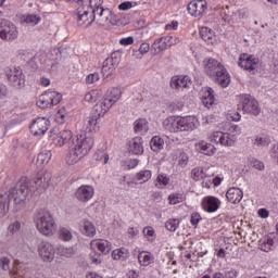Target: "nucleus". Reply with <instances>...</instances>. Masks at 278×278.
Returning <instances> with one entry per match:
<instances>
[{"label":"nucleus","mask_w":278,"mask_h":278,"mask_svg":"<svg viewBox=\"0 0 278 278\" xmlns=\"http://www.w3.org/2000/svg\"><path fill=\"white\" fill-rule=\"evenodd\" d=\"M30 192L29 181L26 177H22L14 188L0 194V218H3L10 212V197H12L16 205H21L27 201Z\"/></svg>","instance_id":"obj_1"},{"label":"nucleus","mask_w":278,"mask_h":278,"mask_svg":"<svg viewBox=\"0 0 278 278\" xmlns=\"http://www.w3.org/2000/svg\"><path fill=\"white\" fill-rule=\"evenodd\" d=\"M73 148L68 151L65 160L68 166H75L78 162L84 160L94 146V139L86 135L76 136L73 140Z\"/></svg>","instance_id":"obj_2"},{"label":"nucleus","mask_w":278,"mask_h":278,"mask_svg":"<svg viewBox=\"0 0 278 278\" xmlns=\"http://www.w3.org/2000/svg\"><path fill=\"white\" fill-rule=\"evenodd\" d=\"M203 66H204V73L211 79H214L215 84H218V86H222V88H227L229 86V81L231 79L229 78V73H227V70L218 60L216 59H205L203 61Z\"/></svg>","instance_id":"obj_3"},{"label":"nucleus","mask_w":278,"mask_h":278,"mask_svg":"<svg viewBox=\"0 0 278 278\" xmlns=\"http://www.w3.org/2000/svg\"><path fill=\"white\" fill-rule=\"evenodd\" d=\"M163 127L170 134H179V131H194L199 127V119L194 116L188 117H167L163 122Z\"/></svg>","instance_id":"obj_4"},{"label":"nucleus","mask_w":278,"mask_h":278,"mask_svg":"<svg viewBox=\"0 0 278 278\" xmlns=\"http://www.w3.org/2000/svg\"><path fill=\"white\" fill-rule=\"evenodd\" d=\"M34 223L37 231L42 236L51 237L58 231V224H55L53 215L46 208H40L35 213Z\"/></svg>","instance_id":"obj_5"},{"label":"nucleus","mask_w":278,"mask_h":278,"mask_svg":"<svg viewBox=\"0 0 278 278\" xmlns=\"http://www.w3.org/2000/svg\"><path fill=\"white\" fill-rule=\"evenodd\" d=\"M74 3H77L76 16L77 23L80 26L90 27L94 23V8L89 3H92V0H73Z\"/></svg>","instance_id":"obj_6"},{"label":"nucleus","mask_w":278,"mask_h":278,"mask_svg":"<svg viewBox=\"0 0 278 278\" xmlns=\"http://www.w3.org/2000/svg\"><path fill=\"white\" fill-rule=\"evenodd\" d=\"M93 22L100 27H110V25H118L116 15L112 13V10L104 8L101 3H96L93 7Z\"/></svg>","instance_id":"obj_7"},{"label":"nucleus","mask_w":278,"mask_h":278,"mask_svg":"<svg viewBox=\"0 0 278 278\" xmlns=\"http://www.w3.org/2000/svg\"><path fill=\"white\" fill-rule=\"evenodd\" d=\"M4 73L12 88H15L16 90L25 88V75L23 74V70H21V67H7Z\"/></svg>","instance_id":"obj_8"},{"label":"nucleus","mask_w":278,"mask_h":278,"mask_svg":"<svg viewBox=\"0 0 278 278\" xmlns=\"http://www.w3.org/2000/svg\"><path fill=\"white\" fill-rule=\"evenodd\" d=\"M238 64L251 75H255V73L260 72V66H262V62L260 59L255 58L254 55L242 53L239 58Z\"/></svg>","instance_id":"obj_9"},{"label":"nucleus","mask_w":278,"mask_h":278,"mask_svg":"<svg viewBox=\"0 0 278 278\" xmlns=\"http://www.w3.org/2000/svg\"><path fill=\"white\" fill-rule=\"evenodd\" d=\"M0 38L5 42H12L18 38V28L8 20H0Z\"/></svg>","instance_id":"obj_10"},{"label":"nucleus","mask_w":278,"mask_h":278,"mask_svg":"<svg viewBox=\"0 0 278 278\" xmlns=\"http://www.w3.org/2000/svg\"><path fill=\"white\" fill-rule=\"evenodd\" d=\"M240 103L242 108V112L244 114H250L251 116H260V102L251 94H243L240 97Z\"/></svg>","instance_id":"obj_11"},{"label":"nucleus","mask_w":278,"mask_h":278,"mask_svg":"<svg viewBox=\"0 0 278 278\" xmlns=\"http://www.w3.org/2000/svg\"><path fill=\"white\" fill-rule=\"evenodd\" d=\"M62 101V93L58 91H46L41 96H39V99L37 101L38 108H41L45 110V108H53V105H58Z\"/></svg>","instance_id":"obj_12"},{"label":"nucleus","mask_w":278,"mask_h":278,"mask_svg":"<svg viewBox=\"0 0 278 278\" xmlns=\"http://www.w3.org/2000/svg\"><path fill=\"white\" fill-rule=\"evenodd\" d=\"M51 184V174L46 172L42 174H39L36 178H34L30 182V192H37V194H40L49 188V185Z\"/></svg>","instance_id":"obj_13"},{"label":"nucleus","mask_w":278,"mask_h":278,"mask_svg":"<svg viewBox=\"0 0 278 278\" xmlns=\"http://www.w3.org/2000/svg\"><path fill=\"white\" fill-rule=\"evenodd\" d=\"M222 14L224 15L223 20L225 21V23L236 25V23H241L242 18H247V14H249V11H247V9L231 11L229 10V7L226 5L222 10Z\"/></svg>","instance_id":"obj_14"},{"label":"nucleus","mask_w":278,"mask_h":278,"mask_svg":"<svg viewBox=\"0 0 278 278\" xmlns=\"http://www.w3.org/2000/svg\"><path fill=\"white\" fill-rule=\"evenodd\" d=\"M118 64H121V51H115L111 53L102 65V74L104 77H110V75H114L116 68H118Z\"/></svg>","instance_id":"obj_15"},{"label":"nucleus","mask_w":278,"mask_h":278,"mask_svg":"<svg viewBox=\"0 0 278 278\" xmlns=\"http://www.w3.org/2000/svg\"><path fill=\"white\" fill-rule=\"evenodd\" d=\"M38 255L42 262H53L55 260V247L49 241H41L38 244Z\"/></svg>","instance_id":"obj_16"},{"label":"nucleus","mask_w":278,"mask_h":278,"mask_svg":"<svg viewBox=\"0 0 278 278\" xmlns=\"http://www.w3.org/2000/svg\"><path fill=\"white\" fill-rule=\"evenodd\" d=\"M50 140L53 142L55 147H64V144L71 142L73 140V131L71 130H62L59 134L55 130L50 131Z\"/></svg>","instance_id":"obj_17"},{"label":"nucleus","mask_w":278,"mask_h":278,"mask_svg":"<svg viewBox=\"0 0 278 278\" xmlns=\"http://www.w3.org/2000/svg\"><path fill=\"white\" fill-rule=\"evenodd\" d=\"M74 197L79 203H88L94 197V187L90 185H81L74 192Z\"/></svg>","instance_id":"obj_18"},{"label":"nucleus","mask_w":278,"mask_h":278,"mask_svg":"<svg viewBox=\"0 0 278 278\" xmlns=\"http://www.w3.org/2000/svg\"><path fill=\"white\" fill-rule=\"evenodd\" d=\"M50 122L47 117H38L30 125V131L33 136H45L49 130Z\"/></svg>","instance_id":"obj_19"},{"label":"nucleus","mask_w":278,"mask_h":278,"mask_svg":"<svg viewBox=\"0 0 278 278\" xmlns=\"http://www.w3.org/2000/svg\"><path fill=\"white\" fill-rule=\"evenodd\" d=\"M207 10V1L193 0L188 4V12L191 16H201Z\"/></svg>","instance_id":"obj_20"},{"label":"nucleus","mask_w":278,"mask_h":278,"mask_svg":"<svg viewBox=\"0 0 278 278\" xmlns=\"http://www.w3.org/2000/svg\"><path fill=\"white\" fill-rule=\"evenodd\" d=\"M192 80L188 76H173L170 79V88L173 90H184V88H190Z\"/></svg>","instance_id":"obj_21"},{"label":"nucleus","mask_w":278,"mask_h":278,"mask_svg":"<svg viewBox=\"0 0 278 278\" xmlns=\"http://www.w3.org/2000/svg\"><path fill=\"white\" fill-rule=\"evenodd\" d=\"M201 101L205 108L210 109L216 103V98L214 97V89L210 87H203L200 91Z\"/></svg>","instance_id":"obj_22"},{"label":"nucleus","mask_w":278,"mask_h":278,"mask_svg":"<svg viewBox=\"0 0 278 278\" xmlns=\"http://www.w3.org/2000/svg\"><path fill=\"white\" fill-rule=\"evenodd\" d=\"M90 247L93 251H97V249L102 253L103 255H108L110 251H112V243L104 239H93L90 242Z\"/></svg>","instance_id":"obj_23"},{"label":"nucleus","mask_w":278,"mask_h":278,"mask_svg":"<svg viewBox=\"0 0 278 278\" xmlns=\"http://www.w3.org/2000/svg\"><path fill=\"white\" fill-rule=\"evenodd\" d=\"M202 207L205 210V212L214 213L218 211V207H220V201L212 195L205 197L202 200Z\"/></svg>","instance_id":"obj_24"},{"label":"nucleus","mask_w":278,"mask_h":278,"mask_svg":"<svg viewBox=\"0 0 278 278\" xmlns=\"http://www.w3.org/2000/svg\"><path fill=\"white\" fill-rule=\"evenodd\" d=\"M243 197H244V192H242L241 189L238 187H231L226 192V198H227V201H229V203H233V204L240 203Z\"/></svg>","instance_id":"obj_25"},{"label":"nucleus","mask_w":278,"mask_h":278,"mask_svg":"<svg viewBox=\"0 0 278 278\" xmlns=\"http://www.w3.org/2000/svg\"><path fill=\"white\" fill-rule=\"evenodd\" d=\"M128 150L134 155H142L144 153V147L142 146V137H136L128 143Z\"/></svg>","instance_id":"obj_26"},{"label":"nucleus","mask_w":278,"mask_h":278,"mask_svg":"<svg viewBox=\"0 0 278 278\" xmlns=\"http://www.w3.org/2000/svg\"><path fill=\"white\" fill-rule=\"evenodd\" d=\"M110 108H112V106L105 100V98H103V100H101L93 106L92 113L100 116V118H103L105 116V114H108V112H110Z\"/></svg>","instance_id":"obj_27"},{"label":"nucleus","mask_w":278,"mask_h":278,"mask_svg":"<svg viewBox=\"0 0 278 278\" xmlns=\"http://www.w3.org/2000/svg\"><path fill=\"white\" fill-rule=\"evenodd\" d=\"M80 231L88 238H94V236H97V228L94 227V224L88 219L83 220Z\"/></svg>","instance_id":"obj_28"},{"label":"nucleus","mask_w":278,"mask_h":278,"mask_svg":"<svg viewBox=\"0 0 278 278\" xmlns=\"http://www.w3.org/2000/svg\"><path fill=\"white\" fill-rule=\"evenodd\" d=\"M122 91L118 88L110 89L105 96L104 99L108 101L109 105L112 108L114 103H117L122 97Z\"/></svg>","instance_id":"obj_29"},{"label":"nucleus","mask_w":278,"mask_h":278,"mask_svg":"<svg viewBox=\"0 0 278 278\" xmlns=\"http://www.w3.org/2000/svg\"><path fill=\"white\" fill-rule=\"evenodd\" d=\"M195 149L200 153H203V155H214V153L216 152V147H214V144L207 143L205 141L195 143Z\"/></svg>","instance_id":"obj_30"},{"label":"nucleus","mask_w":278,"mask_h":278,"mask_svg":"<svg viewBox=\"0 0 278 278\" xmlns=\"http://www.w3.org/2000/svg\"><path fill=\"white\" fill-rule=\"evenodd\" d=\"M134 131L135 134H139L140 136H144V134L149 131V121H147V118H139L135 121Z\"/></svg>","instance_id":"obj_31"},{"label":"nucleus","mask_w":278,"mask_h":278,"mask_svg":"<svg viewBox=\"0 0 278 278\" xmlns=\"http://www.w3.org/2000/svg\"><path fill=\"white\" fill-rule=\"evenodd\" d=\"M200 36L202 40H204V42H206L207 45H214L216 40V35L214 34V30L205 26L200 29Z\"/></svg>","instance_id":"obj_32"},{"label":"nucleus","mask_w":278,"mask_h":278,"mask_svg":"<svg viewBox=\"0 0 278 278\" xmlns=\"http://www.w3.org/2000/svg\"><path fill=\"white\" fill-rule=\"evenodd\" d=\"M111 257L117 262H127L129 260V250L126 248L116 249L112 252Z\"/></svg>","instance_id":"obj_33"},{"label":"nucleus","mask_w":278,"mask_h":278,"mask_svg":"<svg viewBox=\"0 0 278 278\" xmlns=\"http://www.w3.org/2000/svg\"><path fill=\"white\" fill-rule=\"evenodd\" d=\"M52 156L53 154L51 153V151L49 150L41 151L37 156V166H39V168H42V166H47L48 162L51 161Z\"/></svg>","instance_id":"obj_34"},{"label":"nucleus","mask_w":278,"mask_h":278,"mask_svg":"<svg viewBox=\"0 0 278 278\" xmlns=\"http://www.w3.org/2000/svg\"><path fill=\"white\" fill-rule=\"evenodd\" d=\"M155 258L153 257V254L147 251H142L138 254V262L140 266H151L153 264V261Z\"/></svg>","instance_id":"obj_35"},{"label":"nucleus","mask_w":278,"mask_h":278,"mask_svg":"<svg viewBox=\"0 0 278 278\" xmlns=\"http://www.w3.org/2000/svg\"><path fill=\"white\" fill-rule=\"evenodd\" d=\"M224 131L233 139V142H236V137L242 134V128L238 125L226 124L224 127Z\"/></svg>","instance_id":"obj_36"},{"label":"nucleus","mask_w":278,"mask_h":278,"mask_svg":"<svg viewBox=\"0 0 278 278\" xmlns=\"http://www.w3.org/2000/svg\"><path fill=\"white\" fill-rule=\"evenodd\" d=\"M56 252L61 257H73L77 251L73 247L59 245Z\"/></svg>","instance_id":"obj_37"},{"label":"nucleus","mask_w":278,"mask_h":278,"mask_svg":"<svg viewBox=\"0 0 278 278\" xmlns=\"http://www.w3.org/2000/svg\"><path fill=\"white\" fill-rule=\"evenodd\" d=\"M207 177H210V175H207L203 167H194L191 170V178L193 181H201V179H207Z\"/></svg>","instance_id":"obj_38"},{"label":"nucleus","mask_w":278,"mask_h":278,"mask_svg":"<svg viewBox=\"0 0 278 278\" xmlns=\"http://www.w3.org/2000/svg\"><path fill=\"white\" fill-rule=\"evenodd\" d=\"M254 147L264 149L270 144V137L268 136H256L253 141Z\"/></svg>","instance_id":"obj_39"},{"label":"nucleus","mask_w":278,"mask_h":278,"mask_svg":"<svg viewBox=\"0 0 278 278\" xmlns=\"http://www.w3.org/2000/svg\"><path fill=\"white\" fill-rule=\"evenodd\" d=\"M151 49L157 55V54L162 53V51H166V49H168V48L166 47L164 39L161 37L152 43Z\"/></svg>","instance_id":"obj_40"},{"label":"nucleus","mask_w":278,"mask_h":278,"mask_svg":"<svg viewBox=\"0 0 278 278\" xmlns=\"http://www.w3.org/2000/svg\"><path fill=\"white\" fill-rule=\"evenodd\" d=\"M150 148L155 152L162 151L164 149V139L160 136H154L150 141Z\"/></svg>","instance_id":"obj_41"},{"label":"nucleus","mask_w":278,"mask_h":278,"mask_svg":"<svg viewBox=\"0 0 278 278\" xmlns=\"http://www.w3.org/2000/svg\"><path fill=\"white\" fill-rule=\"evenodd\" d=\"M170 184V178H168V176H166L165 174H160L157 177H156V180H155V186L156 188H159L160 190H163V188L165 186H168Z\"/></svg>","instance_id":"obj_42"},{"label":"nucleus","mask_w":278,"mask_h":278,"mask_svg":"<svg viewBox=\"0 0 278 278\" xmlns=\"http://www.w3.org/2000/svg\"><path fill=\"white\" fill-rule=\"evenodd\" d=\"M152 175L153 174L151 173V170L144 169V170L139 172L136 175V179H137V181H140V184H147V181H149V179H151Z\"/></svg>","instance_id":"obj_43"},{"label":"nucleus","mask_w":278,"mask_h":278,"mask_svg":"<svg viewBox=\"0 0 278 278\" xmlns=\"http://www.w3.org/2000/svg\"><path fill=\"white\" fill-rule=\"evenodd\" d=\"M40 21H41L40 16L36 14H29L24 16V23H26V25H29V27H36V25H38Z\"/></svg>","instance_id":"obj_44"},{"label":"nucleus","mask_w":278,"mask_h":278,"mask_svg":"<svg viewBox=\"0 0 278 278\" xmlns=\"http://www.w3.org/2000/svg\"><path fill=\"white\" fill-rule=\"evenodd\" d=\"M101 99V93L99 90H91L85 96V101L87 103H94Z\"/></svg>","instance_id":"obj_45"},{"label":"nucleus","mask_w":278,"mask_h":278,"mask_svg":"<svg viewBox=\"0 0 278 278\" xmlns=\"http://www.w3.org/2000/svg\"><path fill=\"white\" fill-rule=\"evenodd\" d=\"M59 238L63 240V242H71L73 240V232L68 230V228H60L59 230Z\"/></svg>","instance_id":"obj_46"},{"label":"nucleus","mask_w":278,"mask_h":278,"mask_svg":"<svg viewBox=\"0 0 278 278\" xmlns=\"http://www.w3.org/2000/svg\"><path fill=\"white\" fill-rule=\"evenodd\" d=\"M236 141L229 136L227 131L224 130L222 134V139L219 140V144L222 147H233Z\"/></svg>","instance_id":"obj_47"},{"label":"nucleus","mask_w":278,"mask_h":278,"mask_svg":"<svg viewBox=\"0 0 278 278\" xmlns=\"http://www.w3.org/2000/svg\"><path fill=\"white\" fill-rule=\"evenodd\" d=\"M101 118L97 113H93L87 118V131H92L97 127V121Z\"/></svg>","instance_id":"obj_48"},{"label":"nucleus","mask_w":278,"mask_h":278,"mask_svg":"<svg viewBox=\"0 0 278 278\" xmlns=\"http://www.w3.org/2000/svg\"><path fill=\"white\" fill-rule=\"evenodd\" d=\"M186 197L181 193H173L168 197L169 205H177L178 203H184Z\"/></svg>","instance_id":"obj_49"},{"label":"nucleus","mask_w":278,"mask_h":278,"mask_svg":"<svg viewBox=\"0 0 278 278\" xmlns=\"http://www.w3.org/2000/svg\"><path fill=\"white\" fill-rule=\"evenodd\" d=\"M93 157L97 162H103V164H108V161L110 160V156L105 153L104 150H98Z\"/></svg>","instance_id":"obj_50"},{"label":"nucleus","mask_w":278,"mask_h":278,"mask_svg":"<svg viewBox=\"0 0 278 278\" xmlns=\"http://www.w3.org/2000/svg\"><path fill=\"white\" fill-rule=\"evenodd\" d=\"M179 223L180 222L177 218L168 219L165 223V229H167V231H177V228L179 227Z\"/></svg>","instance_id":"obj_51"},{"label":"nucleus","mask_w":278,"mask_h":278,"mask_svg":"<svg viewBox=\"0 0 278 278\" xmlns=\"http://www.w3.org/2000/svg\"><path fill=\"white\" fill-rule=\"evenodd\" d=\"M143 236L149 240V242L155 241V230L151 226H147L143 228Z\"/></svg>","instance_id":"obj_52"},{"label":"nucleus","mask_w":278,"mask_h":278,"mask_svg":"<svg viewBox=\"0 0 278 278\" xmlns=\"http://www.w3.org/2000/svg\"><path fill=\"white\" fill-rule=\"evenodd\" d=\"M163 38V42H165V47L170 48L174 45H179V38L177 37H173V36H166V37H162Z\"/></svg>","instance_id":"obj_53"},{"label":"nucleus","mask_w":278,"mask_h":278,"mask_svg":"<svg viewBox=\"0 0 278 278\" xmlns=\"http://www.w3.org/2000/svg\"><path fill=\"white\" fill-rule=\"evenodd\" d=\"M224 131H225V128L223 130L214 131L213 134L210 135L208 139L212 142H214V144H219Z\"/></svg>","instance_id":"obj_54"},{"label":"nucleus","mask_w":278,"mask_h":278,"mask_svg":"<svg viewBox=\"0 0 278 278\" xmlns=\"http://www.w3.org/2000/svg\"><path fill=\"white\" fill-rule=\"evenodd\" d=\"M8 230L12 236L18 233V231H21V222H14L13 224H10Z\"/></svg>","instance_id":"obj_55"},{"label":"nucleus","mask_w":278,"mask_h":278,"mask_svg":"<svg viewBox=\"0 0 278 278\" xmlns=\"http://www.w3.org/2000/svg\"><path fill=\"white\" fill-rule=\"evenodd\" d=\"M270 247H273V239L265 238L261 241V250L262 251L268 252V251H270Z\"/></svg>","instance_id":"obj_56"},{"label":"nucleus","mask_w":278,"mask_h":278,"mask_svg":"<svg viewBox=\"0 0 278 278\" xmlns=\"http://www.w3.org/2000/svg\"><path fill=\"white\" fill-rule=\"evenodd\" d=\"M100 79V76H99V73H93V74H89L87 77H86V84H97V81H99Z\"/></svg>","instance_id":"obj_57"},{"label":"nucleus","mask_w":278,"mask_h":278,"mask_svg":"<svg viewBox=\"0 0 278 278\" xmlns=\"http://www.w3.org/2000/svg\"><path fill=\"white\" fill-rule=\"evenodd\" d=\"M0 267L2 270H10V258L7 256H2L0 258Z\"/></svg>","instance_id":"obj_58"},{"label":"nucleus","mask_w":278,"mask_h":278,"mask_svg":"<svg viewBox=\"0 0 278 278\" xmlns=\"http://www.w3.org/2000/svg\"><path fill=\"white\" fill-rule=\"evenodd\" d=\"M188 155L186 153H180L178 164L181 166V168H186L188 166Z\"/></svg>","instance_id":"obj_59"},{"label":"nucleus","mask_w":278,"mask_h":278,"mask_svg":"<svg viewBox=\"0 0 278 278\" xmlns=\"http://www.w3.org/2000/svg\"><path fill=\"white\" fill-rule=\"evenodd\" d=\"M252 167L255 168L256 170H264L265 166L264 163L257 159H253L251 161Z\"/></svg>","instance_id":"obj_60"},{"label":"nucleus","mask_w":278,"mask_h":278,"mask_svg":"<svg viewBox=\"0 0 278 278\" xmlns=\"http://www.w3.org/2000/svg\"><path fill=\"white\" fill-rule=\"evenodd\" d=\"M201 220V215L199 213H192L191 214V225L197 226L199 225V222Z\"/></svg>","instance_id":"obj_61"},{"label":"nucleus","mask_w":278,"mask_h":278,"mask_svg":"<svg viewBox=\"0 0 278 278\" xmlns=\"http://www.w3.org/2000/svg\"><path fill=\"white\" fill-rule=\"evenodd\" d=\"M119 45H122L123 47H128V45H134V37L122 38L119 40Z\"/></svg>","instance_id":"obj_62"},{"label":"nucleus","mask_w":278,"mask_h":278,"mask_svg":"<svg viewBox=\"0 0 278 278\" xmlns=\"http://www.w3.org/2000/svg\"><path fill=\"white\" fill-rule=\"evenodd\" d=\"M270 156L278 163V143L270 150Z\"/></svg>","instance_id":"obj_63"},{"label":"nucleus","mask_w":278,"mask_h":278,"mask_svg":"<svg viewBox=\"0 0 278 278\" xmlns=\"http://www.w3.org/2000/svg\"><path fill=\"white\" fill-rule=\"evenodd\" d=\"M151 49V46H149V43L143 42L141 43L139 51L143 54L147 55V52Z\"/></svg>","instance_id":"obj_64"}]
</instances>
